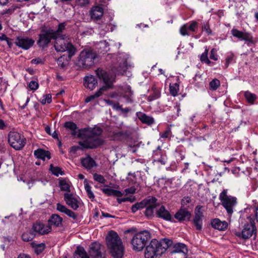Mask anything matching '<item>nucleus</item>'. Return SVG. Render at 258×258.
Returning <instances> with one entry per match:
<instances>
[{"label": "nucleus", "mask_w": 258, "mask_h": 258, "mask_svg": "<svg viewBox=\"0 0 258 258\" xmlns=\"http://www.w3.org/2000/svg\"><path fill=\"white\" fill-rule=\"evenodd\" d=\"M34 238V235L31 232H25L22 235V238L24 241H31Z\"/></svg>", "instance_id": "obj_46"}, {"label": "nucleus", "mask_w": 258, "mask_h": 258, "mask_svg": "<svg viewBox=\"0 0 258 258\" xmlns=\"http://www.w3.org/2000/svg\"><path fill=\"white\" fill-rule=\"evenodd\" d=\"M112 58H116L119 63L118 67H117L116 66L113 67L112 71L114 74H112L102 69H98L96 71V75L99 79L102 81L105 85L101 87L93 95L87 97L85 99V102L88 103L94 99L101 96L104 92L112 88L113 87V84L115 82V75L122 73L127 69V59L128 56L126 54L121 53L118 55L114 54L107 55V59Z\"/></svg>", "instance_id": "obj_2"}, {"label": "nucleus", "mask_w": 258, "mask_h": 258, "mask_svg": "<svg viewBox=\"0 0 258 258\" xmlns=\"http://www.w3.org/2000/svg\"><path fill=\"white\" fill-rule=\"evenodd\" d=\"M34 154L37 158H39L45 160L46 158L47 159H50V153L49 151H45L41 149H38L34 151Z\"/></svg>", "instance_id": "obj_30"}, {"label": "nucleus", "mask_w": 258, "mask_h": 258, "mask_svg": "<svg viewBox=\"0 0 258 258\" xmlns=\"http://www.w3.org/2000/svg\"><path fill=\"white\" fill-rule=\"evenodd\" d=\"M160 96V91L156 88L153 87L152 93L148 97L147 100L148 101L151 102L159 98Z\"/></svg>", "instance_id": "obj_35"}, {"label": "nucleus", "mask_w": 258, "mask_h": 258, "mask_svg": "<svg viewBox=\"0 0 258 258\" xmlns=\"http://www.w3.org/2000/svg\"><path fill=\"white\" fill-rule=\"evenodd\" d=\"M136 189L134 187H131L130 188H126L125 192L126 194H133L136 192Z\"/></svg>", "instance_id": "obj_62"}, {"label": "nucleus", "mask_w": 258, "mask_h": 258, "mask_svg": "<svg viewBox=\"0 0 258 258\" xmlns=\"http://www.w3.org/2000/svg\"><path fill=\"white\" fill-rule=\"evenodd\" d=\"M231 32L234 37L238 38L240 40L245 41L247 45L254 43L253 37L250 33L242 32L236 29H232Z\"/></svg>", "instance_id": "obj_13"}, {"label": "nucleus", "mask_w": 258, "mask_h": 258, "mask_svg": "<svg viewBox=\"0 0 258 258\" xmlns=\"http://www.w3.org/2000/svg\"><path fill=\"white\" fill-rule=\"evenodd\" d=\"M118 94L124 98L127 103H132L133 100L134 92L132 90L131 87L129 85H125L121 87L118 91Z\"/></svg>", "instance_id": "obj_16"}, {"label": "nucleus", "mask_w": 258, "mask_h": 258, "mask_svg": "<svg viewBox=\"0 0 258 258\" xmlns=\"http://www.w3.org/2000/svg\"><path fill=\"white\" fill-rule=\"evenodd\" d=\"M151 238V234L147 230L140 231L133 235L131 244L133 250L140 251L143 249L147 241Z\"/></svg>", "instance_id": "obj_6"}, {"label": "nucleus", "mask_w": 258, "mask_h": 258, "mask_svg": "<svg viewBox=\"0 0 258 258\" xmlns=\"http://www.w3.org/2000/svg\"><path fill=\"white\" fill-rule=\"evenodd\" d=\"M65 35L56 36V38H54L55 43L54 46L57 51L64 52L67 49L68 44L70 43V42H68L67 40L65 39Z\"/></svg>", "instance_id": "obj_17"}, {"label": "nucleus", "mask_w": 258, "mask_h": 258, "mask_svg": "<svg viewBox=\"0 0 258 258\" xmlns=\"http://www.w3.org/2000/svg\"><path fill=\"white\" fill-rule=\"evenodd\" d=\"M8 142L11 147L17 150L21 149L26 144L24 136L16 132H11L9 134Z\"/></svg>", "instance_id": "obj_9"}, {"label": "nucleus", "mask_w": 258, "mask_h": 258, "mask_svg": "<svg viewBox=\"0 0 258 258\" xmlns=\"http://www.w3.org/2000/svg\"><path fill=\"white\" fill-rule=\"evenodd\" d=\"M103 12V9L102 7L96 6L91 8L90 11V15L92 20L97 21L101 18Z\"/></svg>", "instance_id": "obj_23"}, {"label": "nucleus", "mask_w": 258, "mask_h": 258, "mask_svg": "<svg viewBox=\"0 0 258 258\" xmlns=\"http://www.w3.org/2000/svg\"><path fill=\"white\" fill-rule=\"evenodd\" d=\"M89 252L92 258H105L106 257L103 246L98 242H95L91 244Z\"/></svg>", "instance_id": "obj_12"}, {"label": "nucleus", "mask_w": 258, "mask_h": 258, "mask_svg": "<svg viewBox=\"0 0 258 258\" xmlns=\"http://www.w3.org/2000/svg\"><path fill=\"white\" fill-rule=\"evenodd\" d=\"M112 58H116L119 63L118 67H117L116 66L113 67L112 71L114 74H112L102 69H98L96 71V75L99 79L102 81L105 85L101 87L93 95L87 97L85 99V102L88 103L94 99L101 96L104 92L112 88L113 87V84L115 82V75L122 73L127 69V59L128 56L126 54L121 53L118 55L114 54L107 55V59Z\"/></svg>", "instance_id": "obj_1"}, {"label": "nucleus", "mask_w": 258, "mask_h": 258, "mask_svg": "<svg viewBox=\"0 0 258 258\" xmlns=\"http://www.w3.org/2000/svg\"><path fill=\"white\" fill-rule=\"evenodd\" d=\"M85 184V189L86 190V191L87 194V196L89 199H91L92 201H94L95 196L93 194V192L91 190V187L89 184V183L87 182L86 180L84 181Z\"/></svg>", "instance_id": "obj_39"}, {"label": "nucleus", "mask_w": 258, "mask_h": 258, "mask_svg": "<svg viewBox=\"0 0 258 258\" xmlns=\"http://www.w3.org/2000/svg\"><path fill=\"white\" fill-rule=\"evenodd\" d=\"M102 131L100 127L85 128L79 131L78 136L83 141L79 142V144L84 148L94 149L103 144L104 141L99 137Z\"/></svg>", "instance_id": "obj_3"}, {"label": "nucleus", "mask_w": 258, "mask_h": 258, "mask_svg": "<svg viewBox=\"0 0 258 258\" xmlns=\"http://www.w3.org/2000/svg\"><path fill=\"white\" fill-rule=\"evenodd\" d=\"M97 84V80L94 76H91L85 77L84 86L85 87L92 90L95 88Z\"/></svg>", "instance_id": "obj_27"}, {"label": "nucleus", "mask_w": 258, "mask_h": 258, "mask_svg": "<svg viewBox=\"0 0 258 258\" xmlns=\"http://www.w3.org/2000/svg\"><path fill=\"white\" fill-rule=\"evenodd\" d=\"M57 63L61 68H64L67 64V60L64 56H60L58 58Z\"/></svg>", "instance_id": "obj_49"}, {"label": "nucleus", "mask_w": 258, "mask_h": 258, "mask_svg": "<svg viewBox=\"0 0 258 258\" xmlns=\"http://www.w3.org/2000/svg\"><path fill=\"white\" fill-rule=\"evenodd\" d=\"M77 255L80 258H90L84 248L80 246L77 247L75 251V258H78L76 257Z\"/></svg>", "instance_id": "obj_36"}, {"label": "nucleus", "mask_w": 258, "mask_h": 258, "mask_svg": "<svg viewBox=\"0 0 258 258\" xmlns=\"http://www.w3.org/2000/svg\"><path fill=\"white\" fill-rule=\"evenodd\" d=\"M106 243L113 258H122L124 247L116 232L111 231L106 236Z\"/></svg>", "instance_id": "obj_5"}, {"label": "nucleus", "mask_w": 258, "mask_h": 258, "mask_svg": "<svg viewBox=\"0 0 258 258\" xmlns=\"http://www.w3.org/2000/svg\"><path fill=\"white\" fill-rule=\"evenodd\" d=\"M51 101V95L50 94H48L43 96L40 102L42 104H45L46 103H50Z\"/></svg>", "instance_id": "obj_50"}, {"label": "nucleus", "mask_w": 258, "mask_h": 258, "mask_svg": "<svg viewBox=\"0 0 258 258\" xmlns=\"http://www.w3.org/2000/svg\"><path fill=\"white\" fill-rule=\"evenodd\" d=\"M17 258H30L29 255L24 254V253H20Z\"/></svg>", "instance_id": "obj_64"}, {"label": "nucleus", "mask_w": 258, "mask_h": 258, "mask_svg": "<svg viewBox=\"0 0 258 258\" xmlns=\"http://www.w3.org/2000/svg\"><path fill=\"white\" fill-rule=\"evenodd\" d=\"M153 202L155 201V198L149 197L140 203H137L133 205L132 207V211L133 213L136 212L138 210L143 209L147 206V204L150 202Z\"/></svg>", "instance_id": "obj_24"}, {"label": "nucleus", "mask_w": 258, "mask_h": 258, "mask_svg": "<svg viewBox=\"0 0 258 258\" xmlns=\"http://www.w3.org/2000/svg\"><path fill=\"white\" fill-rule=\"evenodd\" d=\"M33 231L40 235H46L51 232V229L47 224L45 225L40 222H36L32 226Z\"/></svg>", "instance_id": "obj_20"}, {"label": "nucleus", "mask_w": 258, "mask_h": 258, "mask_svg": "<svg viewBox=\"0 0 258 258\" xmlns=\"http://www.w3.org/2000/svg\"><path fill=\"white\" fill-rule=\"evenodd\" d=\"M50 170L52 173L57 176L59 175H63V172L62 171L61 169L58 167H54L52 164L50 165Z\"/></svg>", "instance_id": "obj_43"}, {"label": "nucleus", "mask_w": 258, "mask_h": 258, "mask_svg": "<svg viewBox=\"0 0 258 258\" xmlns=\"http://www.w3.org/2000/svg\"><path fill=\"white\" fill-rule=\"evenodd\" d=\"M56 209L58 211L66 214L67 213V211H68L69 209H68L65 206L62 205L60 203H57L56 204Z\"/></svg>", "instance_id": "obj_54"}, {"label": "nucleus", "mask_w": 258, "mask_h": 258, "mask_svg": "<svg viewBox=\"0 0 258 258\" xmlns=\"http://www.w3.org/2000/svg\"><path fill=\"white\" fill-rule=\"evenodd\" d=\"M202 30L205 31L208 35L212 34V31L208 23H204L202 25Z\"/></svg>", "instance_id": "obj_53"}, {"label": "nucleus", "mask_w": 258, "mask_h": 258, "mask_svg": "<svg viewBox=\"0 0 258 258\" xmlns=\"http://www.w3.org/2000/svg\"><path fill=\"white\" fill-rule=\"evenodd\" d=\"M136 115L138 118L144 123H146L149 125L152 124L154 122V119L147 115L145 113L142 112H137Z\"/></svg>", "instance_id": "obj_31"}, {"label": "nucleus", "mask_w": 258, "mask_h": 258, "mask_svg": "<svg viewBox=\"0 0 258 258\" xmlns=\"http://www.w3.org/2000/svg\"><path fill=\"white\" fill-rule=\"evenodd\" d=\"M81 163L83 166L87 169H90L96 166L95 161L90 156L82 159Z\"/></svg>", "instance_id": "obj_29"}, {"label": "nucleus", "mask_w": 258, "mask_h": 258, "mask_svg": "<svg viewBox=\"0 0 258 258\" xmlns=\"http://www.w3.org/2000/svg\"><path fill=\"white\" fill-rule=\"evenodd\" d=\"M157 217L166 221H170L172 217L165 206H161L156 211Z\"/></svg>", "instance_id": "obj_25"}, {"label": "nucleus", "mask_w": 258, "mask_h": 258, "mask_svg": "<svg viewBox=\"0 0 258 258\" xmlns=\"http://www.w3.org/2000/svg\"><path fill=\"white\" fill-rule=\"evenodd\" d=\"M190 216L191 214L188 211L182 209H180L174 215V217L180 222L186 219L189 220Z\"/></svg>", "instance_id": "obj_26"}, {"label": "nucleus", "mask_w": 258, "mask_h": 258, "mask_svg": "<svg viewBox=\"0 0 258 258\" xmlns=\"http://www.w3.org/2000/svg\"><path fill=\"white\" fill-rule=\"evenodd\" d=\"M244 96L247 101L250 103H253L256 98V96L255 94L251 93L248 91L245 92Z\"/></svg>", "instance_id": "obj_42"}, {"label": "nucleus", "mask_w": 258, "mask_h": 258, "mask_svg": "<svg viewBox=\"0 0 258 258\" xmlns=\"http://www.w3.org/2000/svg\"><path fill=\"white\" fill-rule=\"evenodd\" d=\"M99 46L101 52L103 53L109 50V44L106 41L100 42Z\"/></svg>", "instance_id": "obj_44"}, {"label": "nucleus", "mask_w": 258, "mask_h": 258, "mask_svg": "<svg viewBox=\"0 0 258 258\" xmlns=\"http://www.w3.org/2000/svg\"><path fill=\"white\" fill-rule=\"evenodd\" d=\"M59 186L61 190L70 191V185L66 179L59 180Z\"/></svg>", "instance_id": "obj_37"}, {"label": "nucleus", "mask_w": 258, "mask_h": 258, "mask_svg": "<svg viewBox=\"0 0 258 258\" xmlns=\"http://www.w3.org/2000/svg\"><path fill=\"white\" fill-rule=\"evenodd\" d=\"M66 214L69 217L72 218L74 220H76L77 218V215L70 209L67 211Z\"/></svg>", "instance_id": "obj_59"}, {"label": "nucleus", "mask_w": 258, "mask_h": 258, "mask_svg": "<svg viewBox=\"0 0 258 258\" xmlns=\"http://www.w3.org/2000/svg\"><path fill=\"white\" fill-rule=\"evenodd\" d=\"M94 179L100 183H105L106 182V179L104 178V176L101 174H98L97 173H95L93 175Z\"/></svg>", "instance_id": "obj_48"}, {"label": "nucleus", "mask_w": 258, "mask_h": 258, "mask_svg": "<svg viewBox=\"0 0 258 258\" xmlns=\"http://www.w3.org/2000/svg\"><path fill=\"white\" fill-rule=\"evenodd\" d=\"M64 200L66 204L74 210H76L79 207L80 202L78 198L72 194L65 193Z\"/></svg>", "instance_id": "obj_19"}, {"label": "nucleus", "mask_w": 258, "mask_h": 258, "mask_svg": "<svg viewBox=\"0 0 258 258\" xmlns=\"http://www.w3.org/2000/svg\"><path fill=\"white\" fill-rule=\"evenodd\" d=\"M156 202H157V199L155 198V201L153 202H149L148 204H147V206H146L145 207H146V211L145 212V214L146 216H147L148 218L151 217L154 213V210L156 207Z\"/></svg>", "instance_id": "obj_34"}, {"label": "nucleus", "mask_w": 258, "mask_h": 258, "mask_svg": "<svg viewBox=\"0 0 258 258\" xmlns=\"http://www.w3.org/2000/svg\"><path fill=\"white\" fill-rule=\"evenodd\" d=\"M256 233V228L254 221L250 219L249 223L244 225L241 233L238 232L236 234V235L241 236L242 238L246 239L249 238L253 234L255 235Z\"/></svg>", "instance_id": "obj_11"}, {"label": "nucleus", "mask_w": 258, "mask_h": 258, "mask_svg": "<svg viewBox=\"0 0 258 258\" xmlns=\"http://www.w3.org/2000/svg\"><path fill=\"white\" fill-rule=\"evenodd\" d=\"M68 51L69 52V55L71 57L73 55H74L76 52L75 48L73 46V45L70 43L68 44V47H67V49L66 51Z\"/></svg>", "instance_id": "obj_51"}, {"label": "nucleus", "mask_w": 258, "mask_h": 258, "mask_svg": "<svg viewBox=\"0 0 258 258\" xmlns=\"http://www.w3.org/2000/svg\"><path fill=\"white\" fill-rule=\"evenodd\" d=\"M34 43L35 41L32 38L24 36H17L15 42L18 47L24 50L29 49Z\"/></svg>", "instance_id": "obj_14"}, {"label": "nucleus", "mask_w": 258, "mask_h": 258, "mask_svg": "<svg viewBox=\"0 0 258 258\" xmlns=\"http://www.w3.org/2000/svg\"><path fill=\"white\" fill-rule=\"evenodd\" d=\"M208 49L206 47L205 52H203L201 55V61H205L208 58Z\"/></svg>", "instance_id": "obj_60"}, {"label": "nucleus", "mask_w": 258, "mask_h": 258, "mask_svg": "<svg viewBox=\"0 0 258 258\" xmlns=\"http://www.w3.org/2000/svg\"><path fill=\"white\" fill-rule=\"evenodd\" d=\"M64 127L73 132L72 133L73 136H74L76 135V130L78 127L77 124L74 122L72 121L66 122L64 124Z\"/></svg>", "instance_id": "obj_38"}, {"label": "nucleus", "mask_w": 258, "mask_h": 258, "mask_svg": "<svg viewBox=\"0 0 258 258\" xmlns=\"http://www.w3.org/2000/svg\"><path fill=\"white\" fill-rule=\"evenodd\" d=\"M220 85V81L217 79L212 80L209 83L210 89L213 91L216 90Z\"/></svg>", "instance_id": "obj_41"}, {"label": "nucleus", "mask_w": 258, "mask_h": 258, "mask_svg": "<svg viewBox=\"0 0 258 258\" xmlns=\"http://www.w3.org/2000/svg\"><path fill=\"white\" fill-rule=\"evenodd\" d=\"M172 243V240L167 238L162 239L161 241L152 239L146 247L145 258H157L161 256Z\"/></svg>", "instance_id": "obj_4"}, {"label": "nucleus", "mask_w": 258, "mask_h": 258, "mask_svg": "<svg viewBox=\"0 0 258 258\" xmlns=\"http://www.w3.org/2000/svg\"><path fill=\"white\" fill-rule=\"evenodd\" d=\"M62 218L58 215L53 214L51 215L48 220L47 225L52 230V228L60 227L62 226Z\"/></svg>", "instance_id": "obj_22"}, {"label": "nucleus", "mask_w": 258, "mask_h": 258, "mask_svg": "<svg viewBox=\"0 0 258 258\" xmlns=\"http://www.w3.org/2000/svg\"><path fill=\"white\" fill-rule=\"evenodd\" d=\"M89 3V0H78V4L81 7L87 6Z\"/></svg>", "instance_id": "obj_61"}, {"label": "nucleus", "mask_w": 258, "mask_h": 258, "mask_svg": "<svg viewBox=\"0 0 258 258\" xmlns=\"http://www.w3.org/2000/svg\"><path fill=\"white\" fill-rule=\"evenodd\" d=\"M169 91L171 95L177 96L179 91V85L177 83L170 84Z\"/></svg>", "instance_id": "obj_40"}, {"label": "nucleus", "mask_w": 258, "mask_h": 258, "mask_svg": "<svg viewBox=\"0 0 258 258\" xmlns=\"http://www.w3.org/2000/svg\"><path fill=\"white\" fill-rule=\"evenodd\" d=\"M210 58L214 60H217L218 59V56L217 53V49L216 48H213L211 50Z\"/></svg>", "instance_id": "obj_56"}, {"label": "nucleus", "mask_w": 258, "mask_h": 258, "mask_svg": "<svg viewBox=\"0 0 258 258\" xmlns=\"http://www.w3.org/2000/svg\"><path fill=\"white\" fill-rule=\"evenodd\" d=\"M55 37V32L52 29H43L39 35V39L37 41V44L39 47L45 48L48 46L51 39Z\"/></svg>", "instance_id": "obj_10"}, {"label": "nucleus", "mask_w": 258, "mask_h": 258, "mask_svg": "<svg viewBox=\"0 0 258 258\" xmlns=\"http://www.w3.org/2000/svg\"><path fill=\"white\" fill-rule=\"evenodd\" d=\"M96 57V53L91 49H84L80 54L77 65L82 69H89L94 65V61Z\"/></svg>", "instance_id": "obj_7"}, {"label": "nucleus", "mask_w": 258, "mask_h": 258, "mask_svg": "<svg viewBox=\"0 0 258 258\" xmlns=\"http://www.w3.org/2000/svg\"><path fill=\"white\" fill-rule=\"evenodd\" d=\"M171 135V131L170 128H167L163 133H160V136L162 138H169Z\"/></svg>", "instance_id": "obj_52"}, {"label": "nucleus", "mask_w": 258, "mask_h": 258, "mask_svg": "<svg viewBox=\"0 0 258 258\" xmlns=\"http://www.w3.org/2000/svg\"><path fill=\"white\" fill-rule=\"evenodd\" d=\"M33 247L35 248V252L37 254H40L41 253L43 250L44 249L45 247V245L44 243H40L38 244H36L35 246H33Z\"/></svg>", "instance_id": "obj_47"}, {"label": "nucleus", "mask_w": 258, "mask_h": 258, "mask_svg": "<svg viewBox=\"0 0 258 258\" xmlns=\"http://www.w3.org/2000/svg\"><path fill=\"white\" fill-rule=\"evenodd\" d=\"M198 24L196 21H192L184 24L180 28V33L182 36L189 35V31L196 32L198 29Z\"/></svg>", "instance_id": "obj_18"}, {"label": "nucleus", "mask_w": 258, "mask_h": 258, "mask_svg": "<svg viewBox=\"0 0 258 258\" xmlns=\"http://www.w3.org/2000/svg\"><path fill=\"white\" fill-rule=\"evenodd\" d=\"M227 190L224 189L219 195V199L222 206L225 208L228 214L231 215L233 209L237 204V199L231 196H228Z\"/></svg>", "instance_id": "obj_8"}, {"label": "nucleus", "mask_w": 258, "mask_h": 258, "mask_svg": "<svg viewBox=\"0 0 258 258\" xmlns=\"http://www.w3.org/2000/svg\"><path fill=\"white\" fill-rule=\"evenodd\" d=\"M203 206H197L195 209V215L193 218V223L198 230H201L203 227V220L204 218Z\"/></svg>", "instance_id": "obj_15"}, {"label": "nucleus", "mask_w": 258, "mask_h": 258, "mask_svg": "<svg viewBox=\"0 0 258 258\" xmlns=\"http://www.w3.org/2000/svg\"><path fill=\"white\" fill-rule=\"evenodd\" d=\"M32 63H35V64H39L40 63H42L41 59L39 58H37L35 59H33L31 61Z\"/></svg>", "instance_id": "obj_63"}, {"label": "nucleus", "mask_w": 258, "mask_h": 258, "mask_svg": "<svg viewBox=\"0 0 258 258\" xmlns=\"http://www.w3.org/2000/svg\"><path fill=\"white\" fill-rule=\"evenodd\" d=\"M39 85L38 82L35 81H31L29 84V87L31 90L35 91L38 88Z\"/></svg>", "instance_id": "obj_55"}, {"label": "nucleus", "mask_w": 258, "mask_h": 258, "mask_svg": "<svg viewBox=\"0 0 258 258\" xmlns=\"http://www.w3.org/2000/svg\"><path fill=\"white\" fill-rule=\"evenodd\" d=\"M152 157L154 162L160 163L162 165H165L166 162V155L163 153L160 147L153 152Z\"/></svg>", "instance_id": "obj_21"}, {"label": "nucleus", "mask_w": 258, "mask_h": 258, "mask_svg": "<svg viewBox=\"0 0 258 258\" xmlns=\"http://www.w3.org/2000/svg\"><path fill=\"white\" fill-rule=\"evenodd\" d=\"M106 188L101 189L102 191L108 196H114L120 197L123 196V194L119 190L113 189L108 187L107 185H105Z\"/></svg>", "instance_id": "obj_32"}, {"label": "nucleus", "mask_w": 258, "mask_h": 258, "mask_svg": "<svg viewBox=\"0 0 258 258\" xmlns=\"http://www.w3.org/2000/svg\"><path fill=\"white\" fill-rule=\"evenodd\" d=\"M173 253H183L186 254L188 252V249L185 244L182 243H177L174 245Z\"/></svg>", "instance_id": "obj_33"}, {"label": "nucleus", "mask_w": 258, "mask_h": 258, "mask_svg": "<svg viewBox=\"0 0 258 258\" xmlns=\"http://www.w3.org/2000/svg\"><path fill=\"white\" fill-rule=\"evenodd\" d=\"M233 57L234 54L233 53H231L227 56L226 58V62L225 64L226 68H228L229 63L233 60Z\"/></svg>", "instance_id": "obj_57"}, {"label": "nucleus", "mask_w": 258, "mask_h": 258, "mask_svg": "<svg viewBox=\"0 0 258 258\" xmlns=\"http://www.w3.org/2000/svg\"><path fill=\"white\" fill-rule=\"evenodd\" d=\"M190 202L191 199L189 197H185L182 199L181 204L183 206H187L188 204L190 203Z\"/></svg>", "instance_id": "obj_58"}, {"label": "nucleus", "mask_w": 258, "mask_h": 258, "mask_svg": "<svg viewBox=\"0 0 258 258\" xmlns=\"http://www.w3.org/2000/svg\"><path fill=\"white\" fill-rule=\"evenodd\" d=\"M66 26V23H61L58 25L57 30L56 31L54 30V32H55V37L56 36H62V35H60V33L64 30Z\"/></svg>", "instance_id": "obj_45"}, {"label": "nucleus", "mask_w": 258, "mask_h": 258, "mask_svg": "<svg viewBox=\"0 0 258 258\" xmlns=\"http://www.w3.org/2000/svg\"><path fill=\"white\" fill-rule=\"evenodd\" d=\"M211 225L215 229L224 231L227 228L228 223L226 221H221L219 219H215L211 221Z\"/></svg>", "instance_id": "obj_28"}]
</instances>
